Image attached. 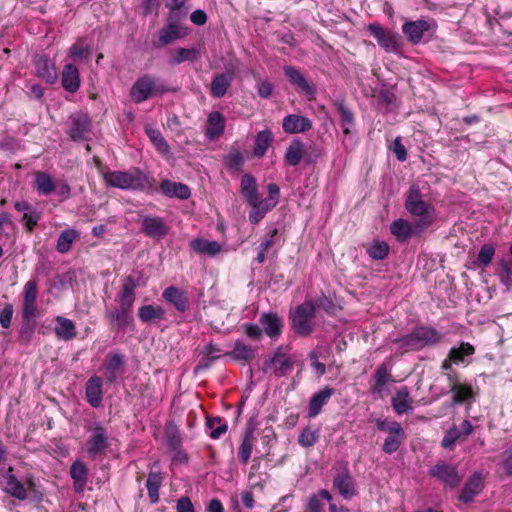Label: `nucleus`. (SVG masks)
I'll list each match as a JSON object with an SVG mask.
<instances>
[{
    "mask_svg": "<svg viewBox=\"0 0 512 512\" xmlns=\"http://www.w3.org/2000/svg\"><path fill=\"white\" fill-rule=\"evenodd\" d=\"M137 285V281L132 276H127L117 297L119 307L105 308L104 319L112 329L124 331L134 327L132 310L136 299L135 289Z\"/></svg>",
    "mask_w": 512,
    "mask_h": 512,
    "instance_id": "nucleus-1",
    "label": "nucleus"
},
{
    "mask_svg": "<svg viewBox=\"0 0 512 512\" xmlns=\"http://www.w3.org/2000/svg\"><path fill=\"white\" fill-rule=\"evenodd\" d=\"M107 186L122 189L140 191L145 193L154 192V180L139 168L127 171H107L103 175Z\"/></svg>",
    "mask_w": 512,
    "mask_h": 512,
    "instance_id": "nucleus-2",
    "label": "nucleus"
},
{
    "mask_svg": "<svg viewBox=\"0 0 512 512\" xmlns=\"http://www.w3.org/2000/svg\"><path fill=\"white\" fill-rule=\"evenodd\" d=\"M443 334L429 325L414 327L409 333L397 337L392 343L403 352H417L426 347H433L441 343Z\"/></svg>",
    "mask_w": 512,
    "mask_h": 512,
    "instance_id": "nucleus-3",
    "label": "nucleus"
},
{
    "mask_svg": "<svg viewBox=\"0 0 512 512\" xmlns=\"http://www.w3.org/2000/svg\"><path fill=\"white\" fill-rule=\"evenodd\" d=\"M405 209L412 216L418 217L416 229L425 231L435 221L434 207L422 199V194L418 185H411L406 193Z\"/></svg>",
    "mask_w": 512,
    "mask_h": 512,
    "instance_id": "nucleus-4",
    "label": "nucleus"
},
{
    "mask_svg": "<svg viewBox=\"0 0 512 512\" xmlns=\"http://www.w3.org/2000/svg\"><path fill=\"white\" fill-rule=\"evenodd\" d=\"M170 91L171 89L160 78L151 74H144L133 83L130 89V97L134 103L139 104L156 95H163Z\"/></svg>",
    "mask_w": 512,
    "mask_h": 512,
    "instance_id": "nucleus-5",
    "label": "nucleus"
},
{
    "mask_svg": "<svg viewBox=\"0 0 512 512\" xmlns=\"http://www.w3.org/2000/svg\"><path fill=\"white\" fill-rule=\"evenodd\" d=\"M315 318L316 305L311 300H305L291 312V327L297 335L307 337L311 335L315 329Z\"/></svg>",
    "mask_w": 512,
    "mask_h": 512,
    "instance_id": "nucleus-6",
    "label": "nucleus"
},
{
    "mask_svg": "<svg viewBox=\"0 0 512 512\" xmlns=\"http://www.w3.org/2000/svg\"><path fill=\"white\" fill-rule=\"evenodd\" d=\"M185 16L186 13L168 14L166 23L159 30L158 38L152 42L153 47H165L178 39L186 37L189 33V28L183 27L179 24L180 20Z\"/></svg>",
    "mask_w": 512,
    "mask_h": 512,
    "instance_id": "nucleus-7",
    "label": "nucleus"
},
{
    "mask_svg": "<svg viewBox=\"0 0 512 512\" xmlns=\"http://www.w3.org/2000/svg\"><path fill=\"white\" fill-rule=\"evenodd\" d=\"M436 24L433 20L418 19L407 21L402 25V32L412 44L428 42L435 32Z\"/></svg>",
    "mask_w": 512,
    "mask_h": 512,
    "instance_id": "nucleus-8",
    "label": "nucleus"
},
{
    "mask_svg": "<svg viewBox=\"0 0 512 512\" xmlns=\"http://www.w3.org/2000/svg\"><path fill=\"white\" fill-rule=\"evenodd\" d=\"M92 434L86 441V452L91 459H96L105 454L109 447V439L106 429L99 423H95L89 429Z\"/></svg>",
    "mask_w": 512,
    "mask_h": 512,
    "instance_id": "nucleus-9",
    "label": "nucleus"
},
{
    "mask_svg": "<svg viewBox=\"0 0 512 512\" xmlns=\"http://www.w3.org/2000/svg\"><path fill=\"white\" fill-rule=\"evenodd\" d=\"M368 31L376 39L378 45L386 52H395L400 47V36L397 33L385 30L380 24L368 25Z\"/></svg>",
    "mask_w": 512,
    "mask_h": 512,
    "instance_id": "nucleus-10",
    "label": "nucleus"
},
{
    "mask_svg": "<svg viewBox=\"0 0 512 512\" xmlns=\"http://www.w3.org/2000/svg\"><path fill=\"white\" fill-rule=\"evenodd\" d=\"M293 364L294 362L292 359L283 353L281 347H278L271 357L265 359L263 363V371L266 373L273 370L277 377H283L292 370Z\"/></svg>",
    "mask_w": 512,
    "mask_h": 512,
    "instance_id": "nucleus-11",
    "label": "nucleus"
},
{
    "mask_svg": "<svg viewBox=\"0 0 512 512\" xmlns=\"http://www.w3.org/2000/svg\"><path fill=\"white\" fill-rule=\"evenodd\" d=\"M140 230L153 239H162L169 233V226L158 216H144L141 220Z\"/></svg>",
    "mask_w": 512,
    "mask_h": 512,
    "instance_id": "nucleus-12",
    "label": "nucleus"
},
{
    "mask_svg": "<svg viewBox=\"0 0 512 512\" xmlns=\"http://www.w3.org/2000/svg\"><path fill=\"white\" fill-rule=\"evenodd\" d=\"M259 324L263 333L272 340H277L282 334L283 319L275 312H263L259 317Z\"/></svg>",
    "mask_w": 512,
    "mask_h": 512,
    "instance_id": "nucleus-13",
    "label": "nucleus"
},
{
    "mask_svg": "<svg viewBox=\"0 0 512 512\" xmlns=\"http://www.w3.org/2000/svg\"><path fill=\"white\" fill-rule=\"evenodd\" d=\"M429 475L444 482L450 487L459 485L461 478L456 468L446 463H437L429 470Z\"/></svg>",
    "mask_w": 512,
    "mask_h": 512,
    "instance_id": "nucleus-14",
    "label": "nucleus"
},
{
    "mask_svg": "<svg viewBox=\"0 0 512 512\" xmlns=\"http://www.w3.org/2000/svg\"><path fill=\"white\" fill-rule=\"evenodd\" d=\"M283 71L290 83L296 87V90L299 93L309 97H314L316 94L315 86L310 84L297 68L293 66H285Z\"/></svg>",
    "mask_w": 512,
    "mask_h": 512,
    "instance_id": "nucleus-15",
    "label": "nucleus"
},
{
    "mask_svg": "<svg viewBox=\"0 0 512 512\" xmlns=\"http://www.w3.org/2000/svg\"><path fill=\"white\" fill-rule=\"evenodd\" d=\"M85 398L93 408H99L103 401V381L97 375L91 376L85 384Z\"/></svg>",
    "mask_w": 512,
    "mask_h": 512,
    "instance_id": "nucleus-16",
    "label": "nucleus"
},
{
    "mask_svg": "<svg viewBox=\"0 0 512 512\" xmlns=\"http://www.w3.org/2000/svg\"><path fill=\"white\" fill-rule=\"evenodd\" d=\"M36 75L49 84H54L57 79V72L54 63L45 54H38L34 58Z\"/></svg>",
    "mask_w": 512,
    "mask_h": 512,
    "instance_id": "nucleus-17",
    "label": "nucleus"
},
{
    "mask_svg": "<svg viewBox=\"0 0 512 512\" xmlns=\"http://www.w3.org/2000/svg\"><path fill=\"white\" fill-rule=\"evenodd\" d=\"M163 299L181 313L189 309V297L186 291L176 286H169L162 292Z\"/></svg>",
    "mask_w": 512,
    "mask_h": 512,
    "instance_id": "nucleus-18",
    "label": "nucleus"
},
{
    "mask_svg": "<svg viewBox=\"0 0 512 512\" xmlns=\"http://www.w3.org/2000/svg\"><path fill=\"white\" fill-rule=\"evenodd\" d=\"M333 487L338 490L345 499L356 495L355 482L347 467H344L333 480Z\"/></svg>",
    "mask_w": 512,
    "mask_h": 512,
    "instance_id": "nucleus-19",
    "label": "nucleus"
},
{
    "mask_svg": "<svg viewBox=\"0 0 512 512\" xmlns=\"http://www.w3.org/2000/svg\"><path fill=\"white\" fill-rule=\"evenodd\" d=\"M38 286L34 279L29 280L24 287V297L22 305V317L36 316L37 315V301Z\"/></svg>",
    "mask_w": 512,
    "mask_h": 512,
    "instance_id": "nucleus-20",
    "label": "nucleus"
},
{
    "mask_svg": "<svg viewBox=\"0 0 512 512\" xmlns=\"http://www.w3.org/2000/svg\"><path fill=\"white\" fill-rule=\"evenodd\" d=\"M282 128L289 134L303 133L312 128V121L302 115L290 114L283 118Z\"/></svg>",
    "mask_w": 512,
    "mask_h": 512,
    "instance_id": "nucleus-21",
    "label": "nucleus"
},
{
    "mask_svg": "<svg viewBox=\"0 0 512 512\" xmlns=\"http://www.w3.org/2000/svg\"><path fill=\"white\" fill-rule=\"evenodd\" d=\"M335 394V389L329 386L324 387L318 392L314 393L310 399L307 415L314 418L321 413L323 406H325L329 399Z\"/></svg>",
    "mask_w": 512,
    "mask_h": 512,
    "instance_id": "nucleus-22",
    "label": "nucleus"
},
{
    "mask_svg": "<svg viewBox=\"0 0 512 512\" xmlns=\"http://www.w3.org/2000/svg\"><path fill=\"white\" fill-rule=\"evenodd\" d=\"M483 489V478L482 474L475 472L464 485L461 494L459 495V501L468 504L473 502L476 495H478Z\"/></svg>",
    "mask_w": 512,
    "mask_h": 512,
    "instance_id": "nucleus-23",
    "label": "nucleus"
},
{
    "mask_svg": "<svg viewBox=\"0 0 512 512\" xmlns=\"http://www.w3.org/2000/svg\"><path fill=\"white\" fill-rule=\"evenodd\" d=\"M391 233L397 238L399 242L407 241L412 235H420L424 231L416 229V222L411 224L405 219L394 220L390 225Z\"/></svg>",
    "mask_w": 512,
    "mask_h": 512,
    "instance_id": "nucleus-24",
    "label": "nucleus"
},
{
    "mask_svg": "<svg viewBox=\"0 0 512 512\" xmlns=\"http://www.w3.org/2000/svg\"><path fill=\"white\" fill-rule=\"evenodd\" d=\"M80 83L78 68L72 63L66 64L61 73L62 87L67 92L75 93L80 88Z\"/></svg>",
    "mask_w": 512,
    "mask_h": 512,
    "instance_id": "nucleus-25",
    "label": "nucleus"
},
{
    "mask_svg": "<svg viewBox=\"0 0 512 512\" xmlns=\"http://www.w3.org/2000/svg\"><path fill=\"white\" fill-rule=\"evenodd\" d=\"M161 192L169 198L186 200L191 196L190 188L183 183L165 179L160 183Z\"/></svg>",
    "mask_w": 512,
    "mask_h": 512,
    "instance_id": "nucleus-26",
    "label": "nucleus"
},
{
    "mask_svg": "<svg viewBox=\"0 0 512 512\" xmlns=\"http://www.w3.org/2000/svg\"><path fill=\"white\" fill-rule=\"evenodd\" d=\"M90 120L87 115H78L72 118L68 134L74 141L86 139L90 132Z\"/></svg>",
    "mask_w": 512,
    "mask_h": 512,
    "instance_id": "nucleus-27",
    "label": "nucleus"
},
{
    "mask_svg": "<svg viewBox=\"0 0 512 512\" xmlns=\"http://www.w3.org/2000/svg\"><path fill=\"white\" fill-rule=\"evenodd\" d=\"M70 476L73 479V487L76 492H82L88 481V469L81 460H76L70 466Z\"/></svg>",
    "mask_w": 512,
    "mask_h": 512,
    "instance_id": "nucleus-28",
    "label": "nucleus"
},
{
    "mask_svg": "<svg viewBox=\"0 0 512 512\" xmlns=\"http://www.w3.org/2000/svg\"><path fill=\"white\" fill-rule=\"evenodd\" d=\"M4 491L11 497L23 501L28 498V491L24 484L12 474V468L10 467L6 476V485Z\"/></svg>",
    "mask_w": 512,
    "mask_h": 512,
    "instance_id": "nucleus-29",
    "label": "nucleus"
},
{
    "mask_svg": "<svg viewBox=\"0 0 512 512\" xmlns=\"http://www.w3.org/2000/svg\"><path fill=\"white\" fill-rule=\"evenodd\" d=\"M412 398L407 387H401L391 399V405L397 414L412 411Z\"/></svg>",
    "mask_w": 512,
    "mask_h": 512,
    "instance_id": "nucleus-30",
    "label": "nucleus"
},
{
    "mask_svg": "<svg viewBox=\"0 0 512 512\" xmlns=\"http://www.w3.org/2000/svg\"><path fill=\"white\" fill-rule=\"evenodd\" d=\"M55 322L57 325L54 328V333L58 339L69 341L76 337V326L72 320L63 316H57Z\"/></svg>",
    "mask_w": 512,
    "mask_h": 512,
    "instance_id": "nucleus-31",
    "label": "nucleus"
},
{
    "mask_svg": "<svg viewBox=\"0 0 512 512\" xmlns=\"http://www.w3.org/2000/svg\"><path fill=\"white\" fill-rule=\"evenodd\" d=\"M241 194L248 204L257 202L259 198L258 185L256 179L249 173L244 174L241 177Z\"/></svg>",
    "mask_w": 512,
    "mask_h": 512,
    "instance_id": "nucleus-32",
    "label": "nucleus"
},
{
    "mask_svg": "<svg viewBox=\"0 0 512 512\" xmlns=\"http://www.w3.org/2000/svg\"><path fill=\"white\" fill-rule=\"evenodd\" d=\"M256 355L257 349L250 345H246L239 340L235 342L233 350L225 354V356H228L235 361H243L246 363L252 361Z\"/></svg>",
    "mask_w": 512,
    "mask_h": 512,
    "instance_id": "nucleus-33",
    "label": "nucleus"
},
{
    "mask_svg": "<svg viewBox=\"0 0 512 512\" xmlns=\"http://www.w3.org/2000/svg\"><path fill=\"white\" fill-rule=\"evenodd\" d=\"M191 248L198 254L213 257L217 255L222 246L217 241H209L204 238H195L190 242Z\"/></svg>",
    "mask_w": 512,
    "mask_h": 512,
    "instance_id": "nucleus-34",
    "label": "nucleus"
},
{
    "mask_svg": "<svg viewBox=\"0 0 512 512\" xmlns=\"http://www.w3.org/2000/svg\"><path fill=\"white\" fill-rule=\"evenodd\" d=\"M495 275L507 290L512 288V258L502 257L497 263Z\"/></svg>",
    "mask_w": 512,
    "mask_h": 512,
    "instance_id": "nucleus-35",
    "label": "nucleus"
},
{
    "mask_svg": "<svg viewBox=\"0 0 512 512\" xmlns=\"http://www.w3.org/2000/svg\"><path fill=\"white\" fill-rule=\"evenodd\" d=\"M273 142V133L269 129L259 131L254 139L253 155L261 158Z\"/></svg>",
    "mask_w": 512,
    "mask_h": 512,
    "instance_id": "nucleus-36",
    "label": "nucleus"
},
{
    "mask_svg": "<svg viewBox=\"0 0 512 512\" xmlns=\"http://www.w3.org/2000/svg\"><path fill=\"white\" fill-rule=\"evenodd\" d=\"M404 439L405 431L402 426L396 430L393 429L384 440L382 445L383 452L386 454L395 453L402 445Z\"/></svg>",
    "mask_w": 512,
    "mask_h": 512,
    "instance_id": "nucleus-37",
    "label": "nucleus"
},
{
    "mask_svg": "<svg viewBox=\"0 0 512 512\" xmlns=\"http://www.w3.org/2000/svg\"><path fill=\"white\" fill-rule=\"evenodd\" d=\"M138 318L143 323H150L156 320L165 318V310L161 306H154L151 304L142 305L137 312Z\"/></svg>",
    "mask_w": 512,
    "mask_h": 512,
    "instance_id": "nucleus-38",
    "label": "nucleus"
},
{
    "mask_svg": "<svg viewBox=\"0 0 512 512\" xmlns=\"http://www.w3.org/2000/svg\"><path fill=\"white\" fill-rule=\"evenodd\" d=\"M304 155V145L300 139H294L287 147L284 160L289 166H297Z\"/></svg>",
    "mask_w": 512,
    "mask_h": 512,
    "instance_id": "nucleus-39",
    "label": "nucleus"
},
{
    "mask_svg": "<svg viewBox=\"0 0 512 512\" xmlns=\"http://www.w3.org/2000/svg\"><path fill=\"white\" fill-rule=\"evenodd\" d=\"M233 80L231 76L224 74H216L210 85V93L214 98H222L228 88L231 86Z\"/></svg>",
    "mask_w": 512,
    "mask_h": 512,
    "instance_id": "nucleus-40",
    "label": "nucleus"
},
{
    "mask_svg": "<svg viewBox=\"0 0 512 512\" xmlns=\"http://www.w3.org/2000/svg\"><path fill=\"white\" fill-rule=\"evenodd\" d=\"M208 127L206 130V136L210 139H214L221 135L225 129V121L220 112H211L208 116Z\"/></svg>",
    "mask_w": 512,
    "mask_h": 512,
    "instance_id": "nucleus-41",
    "label": "nucleus"
},
{
    "mask_svg": "<svg viewBox=\"0 0 512 512\" xmlns=\"http://www.w3.org/2000/svg\"><path fill=\"white\" fill-rule=\"evenodd\" d=\"M124 356L120 353H109L107 355L106 372L109 382H114L117 374L123 369Z\"/></svg>",
    "mask_w": 512,
    "mask_h": 512,
    "instance_id": "nucleus-42",
    "label": "nucleus"
},
{
    "mask_svg": "<svg viewBox=\"0 0 512 512\" xmlns=\"http://www.w3.org/2000/svg\"><path fill=\"white\" fill-rule=\"evenodd\" d=\"M267 191L268 197L265 199H260L259 197L257 199V204H259L262 210L266 213L271 211L278 204L280 198V188L276 183H269L267 186Z\"/></svg>",
    "mask_w": 512,
    "mask_h": 512,
    "instance_id": "nucleus-43",
    "label": "nucleus"
},
{
    "mask_svg": "<svg viewBox=\"0 0 512 512\" xmlns=\"http://www.w3.org/2000/svg\"><path fill=\"white\" fill-rule=\"evenodd\" d=\"M335 107L340 116L343 133L348 136L351 133L350 128L355 124L354 114L343 101H337Z\"/></svg>",
    "mask_w": 512,
    "mask_h": 512,
    "instance_id": "nucleus-44",
    "label": "nucleus"
},
{
    "mask_svg": "<svg viewBox=\"0 0 512 512\" xmlns=\"http://www.w3.org/2000/svg\"><path fill=\"white\" fill-rule=\"evenodd\" d=\"M474 352L475 349L470 343L461 342L459 347H452L448 354L453 363L458 365L465 363L466 357L472 356Z\"/></svg>",
    "mask_w": 512,
    "mask_h": 512,
    "instance_id": "nucleus-45",
    "label": "nucleus"
},
{
    "mask_svg": "<svg viewBox=\"0 0 512 512\" xmlns=\"http://www.w3.org/2000/svg\"><path fill=\"white\" fill-rule=\"evenodd\" d=\"M200 56L198 48H182L179 47L175 50L174 56L171 58L170 63L173 65H179L185 61L195 62Z\"/></svg>",
    "mask_w": 512,
    "mask_h": 512,
    "instance_id": "nucleus-46",
    "label": "nucleus"
},
{
    "mask_svg": "<svg viewBox=\"0 0 512 512\" xmlns=\"http://www.w3.org/2000/svg\"><path fill=\"white\" fill-rule=\"evenodd\" d=\"M162 479L160 472L150 471L148 474L146 488L152 503H156L159 500V489L162 484Z\"/></svg>",
    "mask_w": 512,
    "mask_h": 512,
    "instance_id": "nucleus-47",
    "label": "nucleus"
},
{
    "mask_svg": "<svg viewBox=\"0 0 512 512\" xmlns=\"http://www.w3.org/2000/svg\"><path fill=\"white\" fill-rule=\"evenodd\" d=\"M253 449V431L247 430L242 438L240 447L238 449V458L240 462L246 465L251 457Z\"/></svg>",
    "mask_w": 512,
    "mask_h": 512,
    "instance_id": "nucleus-48",
    "label": "nucleus"
},
{
    "mask_svg": "<svg viewBox=\"0 0 512 512\" xmlns=\"http://www.w3.org/2000/svg\"><path fill=\"white\" fill-rule=\"evenodd\" d=\"M35 187L39 194L49 195L55 191L56 185L49 174L37 172L35 176Z\"/></svg>",
    "mask_w": 512,
    "mask_h": 512,
    "instance_id": "nucleus-49",
    "label": "nucleus"
},
{
    "mask_svg": "<svg viewBox=\"0 0 512 512\" xmlns=\"http://www.w3.org/2000/svg\"><path fill=\"white\" fill-rule=\"evenodd\" d=\"M495 251L496 249L493 244H484L481 246L477 257L473 262L474 265L477 268L482 269L488 267L492 263V260L495 256Z\"/></svg>",
    "mask_w": 512,
    "mask_h": 512,
    "instance_id": "nucleus-50",
    "label": "nucleus"
},
{
    "mask_svg": "<svg viewBox=\"0 0 512 512\" xmlns=\"http://www.w3.org/2000/svg\"><path fill=\"white\" fill-rule=\"evenodd\" d=\"M206 427L210 431V437L213 439H219L228 429L226 421L219 416L207 417Z\"/></svg>",
    "mask_w": 512,
    "mask_h": 512,
    "instance_id": "nucleus-51",
    "label": "nucleus"
},
{
    "mask_svg": "<svg viewBox=\"0 0 512 512\" xmlns=\"http://www.w3.org/2000/svg\"><path fill=\"white\" fill-rule=\"evenodd\" d=\"M450 391L453 393L452 402L454 404H462L465 400H469L473 397L470 385L454 383L451 385Z\"/></svg>",
    "mask_w": 512,
    "mask_h": 512,
    "instance_id": "nucleus-52",
    "label": "nucleus"
},
{
    "mask_svg": "<svg viewBox=\"0 0 512 512\" xmlns=\"http://www.w3.org/2000/svg\"><path fill=\"white\" fill-rule=\"evenodd\" d=\"M146 134L148 135L149 139L151 140V142L153 143L158 152H160L161 154L169 153L170 147L158 129L147 128Z\"/></svg>",
    "mask_w": 512,
    "mask_h": 512,
    "instance_id": "nucleus-53",
    "label": "nucleus"
},
{
    "mask_svg": "<svg viewBox=\"0 0 512 512\" xmlns=\"http://www.w3.org/2000/svg\"><path fill=\"white\" fill-rule=\"evenodd\" d=\"M320 437L318 429H313L310 426L305 427L301 430L298 435V443L305 448L312 447Z\"/></svg>",
    "mask_w": 512,
    "mask_h": 512,
    "instance_id": "nucleus-54",
    "label": "nucleus"
},
{
    "mask_svg": "<svg viewBox=\"0 0 512 512\" xmlns=\"http://www.w3.org/2000/svg\"><path fill=\"white\" fill-rule=\"evenodd\" d=\"M92 54V48L84 44L83 39H78L70 48L69 55L74 60L88 59Z\"/></svg>",
    "mask_w": 512,
    "mask_h": 512,
    "instance_id": "nucleus-55",
    "label": "nucleus"
},
{
    "mask_svg": "<svg viewBox=\"0 0 512 512\" xmlns=\"http://www.w3.org/2000/svg\"><path fill=\"white\" fill-rule=\"evenodd\" d=\"M77 237V231L68 229L61 232L57 240V250L60 253H66L70 250L71 244Z\"/></svg>",
    "mask_w": 512,
    "mask_h": 512,
    "instance_id": "nucleus-56",
    "label": "nucleus"
},
{
    "mask_svg": "<svg viewBox=\"0 0 512 512\" xmlns=\"http://www.w3.org/2000/svg\"><path fill=\"white\" fill-rule=\"evenodd\" d=\"M367 253L373 260H383L388 256L389 245L383 241H376L367 249Z\"/></svg>",
    "mask_w": 512,
    "mask_h": 512,
    "instance_id": "nucleus-57",
    "label": "nucleus"
},
{
    "mask_svg": "<svg viewBox=\"0 0 512 512\" xmlns=\"http://www.w3.org/2000/svg\"><path fill=\"white\" fill-rule=\"evenodd\" d=\"M390 377L388 367L385 363L380 364L374 373L375 386L374 390L381 392L388 382Z\"/></svg>",
    "mask_w": 512,
    "mask_h": 512,
    "instance_id": "nucleus-58",
    "label": "nucleus"
},
{
    "mask_svg": "<svg viewBox=\"0 0 512 512\" xmlns=\"http://www.w3.org/2000/svg\"><path fill=\"white\" fill-rule=\"evenodd\" d=\"M34 318L35 316L23 317V324L20 329L19 335L20 339L24 342H28L35 331L36 322Z\"/></svg>",
    "mask_w": 512,
    "mask_h": 512,
    "instance_id": "nucleus-59",
    "label": "nucleus"
},
{
    "mask_svg": "<svg viewBox=\"0 0 512 512\" xmlns=\"http://www.w3.org/2000/svg\"><path fill=\"white\" fill-rule=\"evenodd\" d=\"M460 438H461V433H460L459 429L456 426H453L446 431V433L441 441V446L444 449L453 450L455 443Z\"/></svg>",
    "mask_w": 512,
    "mask_h": 512,
    "instance_id": "nucleus-60",
    "label": "nucleus"
},
{
    "mask_svg": "<svg viewBox=\"0 0 512 512\" xmlns=\"http://www.w3.org/2000/svg\"><path fill=\"white\" fill-rule=\"evenodd\" d=\"M243 333L253 341H259L263 337V331L258 324L255 323H243L240 326Z\"/></svg>",
    "mask_w": 512,
    "mask_h": 512,
    "instance_id": "nucleus-61",
    "label": "nucleus"
},
{
    "mask_svg": "<svg viewBox=\"0 0 512 512\" xmlns=\"http://www.w3.org/2000/svg\"><path fill=\"white\" fill-rule=\"evenodd\" d=\"M40 219V214L35 209L30 207L23 213L22 221L24 222L25 227L32 231V229L37 225Z\"/></svg>",
    "mask_w": 512,
    "mask_h": 512,
    "instance_id": "nucleus-62",
    "label": "nucleus"
},
{
    "mask_svg": "<svg viewBox=\"0 0 512 512\" xmlns=\"http://www.w3.org/2000/svg\"><path fill=\"white\" fill-rule=\"evenodd\" d=\"M390 148L398 161L404 162L407 159V151L405 146L402 144V138L400 136L395 138Z\"/></svg>",
    "mask_w": 512,
    "mask_h": 512,
    "instance_id": "nucleus-63",
    "label": "nucleus"
},
{
    "mask_svg": "<svg viewBox=\"0 0 512 512\" xmlns=\"http://www.w3.org/2000/svg\"><path fill=\"white\" fill-rule=\"evenodd\" d=\"M501 466L508 476H512V447L501 453Z\"/></svg>",
    "mask_w": 512,
    "mask_h": 512,
    "instance_id": "nucleus-64",
    "label": "nucleus"
}]
</instances>
